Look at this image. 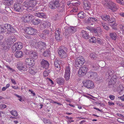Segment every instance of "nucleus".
<instances>
[{
	"mask_svg": "<svg viewBox=\"0 0 124 124\" xmlns=\"http://www.w3.org/2000/svg\"><path fill=\"white\" fill-rule=\"evenodd\" d=\"M109 22L111 24L115 22L116 19L114 18H109Z\"/></svg>",
	"mask_w": 124,
	"mask_h": 124,
	"instance_id": "43",
	"label": "nucleus"
},
{
	"mask_svg": "<svg viewBox=\"0 0 124 124\" xmlns=\"http://www.w3.org/2000/svg\"><path fill=\"white\" fill-rule=\"evenodd\" d=\"M60 31L59 30H56L55 32V37L56 40L58 41H60L62 40V37L60 34Z\"/></svg>",
	"mask_w": 124,
	"mask_h": 124,
	"instance_id": "21",
	"label": "nucleus"
},
{
	"mask_svg": "<svg viewBox=\"0 0 124 124\" xmlns=\"http://www.w3.org/2000/svg\"><path fill=\"white\" fill-rule=\"evenodd\" d=\"M74 49L76 50H77V52H78L79 53H81L82 51V48L81 46H78L77 48H75Z\"/></svg>",
	"mask_w": 124,
	"mask_h": 124,
	"instance_id": "41",
	"label": "nucleus"
},
{
	"mask_svg": "<svg viewBox=\"0 0 124 124\" xmlns=\"http://www.w3.org/2000/svg\"><path fill=\"white\" fill-rule=\"evenodd\" d=\"M87 67L85 66H83L80 68L78 70V75L80 77H82L85 76L87 72Z\"/></svg>",
	"mask_w": 124,
	"mask_h": 124,
	"instance_id": "8",
	"label": "nucleus"
},
{
	"mask_svg": "<svg viewBox=\"0 0 124 124\" xmlns=\"http://www.w3.org/2000/svg\"><path fill=\"white\" fill-rule=\"evenodd\" d=\"M110 36L112 39L116 40L117 36V34L115 32H112L110 33Z\"/></svg>",
	"mask_w": 124,
	"mask_h": 124,
	"instance_id": "28",
	"label": "nucleus"
},
{
	"mask_svg": "<svg viewBox=\"0 0 124 124\" xmlns=\"http://www.w3.org/2000/svg\"><path fill=\"white\" fill-rule=\"evenodd\" d=\"M31 21V22L34 24L37 25L39 24L40 22V21L39 19H33Z\"/></svg>",
	"mask_w": 124,
	"mask_h": 124,
	"instance_id": "31",
	"label": "nucleus"
},
{
	"mask_svg": "<svg viewBox=\"0 0 124 124\" xmlns=\"http://www.w3.org/2000/svg\"><path fill=\"white\" fill-rule=\"evenodd\" d=\"M122 0H116V1L118 3L121 4Z\"/></svg>",
	"mask_w": 124,
	"mask_h": 124,
	"instance_id": "62",
	"label": "nucleus"
},
{
	"mask_svg": "<svg viewBox=\"0 0 124 124\" xmlns=\"http://www.w3.org/2000/svg\"><path fill=\"white\" fill-rule=\"evenodd\" d=\"M77 16L78 18L82 19L85 17L86 15L84 12H81L78 14Z\"/></svg>",
	"mask_w": 124,
	"mask_h": 124,
	"instance_id": "30",
	"label": "nucleus"
},
{
	"mask_svg": "<svg viewBox=\"0 0 124 124\" xmlns=\"http://www.w3.org/2000/svg\"><path fill=\"white\" fill-rule=\"evenodd\" d=\"M24 31L25 33L29 35L35 34L37 32V31L35 29L31 27H26L24 30Z\"/></svg>",
	"mask_w": 124,
	"mask_h": 124,
	"instance_id": "11",
	"label": "nucleus"
},
{
	"mask_svg": "<svg viewBox=\"0 0 124 124\" xmlns=\"http://www.w3.org/2000/svg\"><path fill=\"white\" fill-rule=\"evenodd\" d=\"M11 114L15 116H17V113L15 110H13L12 111H10Z\"/></svg>",
	"mask_w": 124,
	"mask_h": 124,
	"instance_id": "40",
	"label": "nucleus"
},
{
	"mask_svg": "<svg viewBox=\"0 0 124 124\" xmlns=\"http://www.w3.org/2000/svg\"><path fill=\"white\" fill-rule=\"evenodd\" d=\"M32 51H30L29 50L25 49L24 50V52L27 55H29L30 56V54H31V52H32Z\"/></svg>",
	"mask_w": 124,
	"mask_h": 124,
	"instance_id": "45",
	"label": "nucleus"
},
{
	"mask_svg": "<svg viewBox=\"0 0 124 124\" xmlns=\"http://www.w3.org/2000/svg\"><path fill=\"white\" fill-rule=\"evenodd\" d=\"M18 69L21 71H26L28 69V67L27 65L22 62H20L18 64Z\"/></svg>",
	"mask_w": 124,
	"mask_h": 124,
	"instance_id": "14",
	"label": "nucleus"
},
{
	"mask_svg": "<svg viewBox=\"0 0 124 124\" xmlns=\"http://www.w3.org/2000/svg\"><path fill=\"white\" fill-rule=\"evenodd\" d=\"M97 42L99 43H101V40L100 39H98L96 40Z\"/></svg>",
	"mask_w": 124,
	"mask_h": 124,
	"instance_id": "56",
	"label": "nucleus"
},
{
	"mask_svg": "<svg viewBox=\"0 0 124 124\" xmlns=\"http://www.w3.org/2000/svg\"><path fill=\"white\" fill-rule=\"evenodd\" d=\"M60 6V4L58 0H57L54 2H51L50 3L49 6L52 9L55 8Z\"/></svg>",
	"mask_w": 124,
	"mask_h": 124,
	"instance_id": "15",
	"label": "nucleus"
},
{
	"mask_svg": "<svg viewBox=\"0 0 124 124\" xmlns=\"http://www.w3.org/2000/svg\"><path fill=\"white\" fill-rule=\"evenodd\" d=\"M70 68L69 65L66 66L65 69V71L64 77L66 80L67 81L69 79L70 76Z\"/></svg>",
	"mask_w": 124,
	"mask_h": 124,
	"instance_id": "10",
	"label": "nucleus"
},
{
	"mask_svg": "<svg viewBox=\"0 0 124 124\" xmlns=\"http://www.w3.org/2000/svg\"><path fill=\"white\" fill-rule=\"evenodd\" d=\"M6 66L7 69L10 71V72H13L15 71V70L13 68H11L8 65H6Z\"/></svg>",
	"mask_w": 124,
	"mask_h": 124,
	"instance_id": "44",
	"label": "nucleus"
},
{
	"mask_svg": "<svg viewBox=\"0 0 124 124\" xmlns=\"http://www.w3.org/2000/svg\"><path fill=\"white\" fill-rule=\"evenodd\" d=\"M89 41L90 42L92 43L95 42L96 41V38L94 37H91L90 39H89Z\"/></svg>",
	"mask_w": 124,
	"mask_h": 124,
	"instance_id": "38",
	"label": "nucleus"
},
{
	"mask_svg": "<svg viewBox=\"0 0 124 124\" xmlns=\"http://www.w3.org/2000/svg\"><path fill=\"white\" fill-rule=\"evenodd\" d=\"M34 16L42 18H46V16L43 13H36L34 14Z\"/></svg>",
	"mask_w": 124,
	"mask_h": 124,
	"instance_id": "25",
	"label": "nucleus"
},
{
	"mask_svg": "<svg viewBox=\"0 0 124 124\" xmlns=\"http://www.w3.org/2000/svg\"><path fill=\"white\" fill-rule=\"evenodd\" d=\"M30 56L34 58H37L38 57V54L36 52H31Z\"/></svg>",
	"mask_w": 124,
	"mask_h": 124,
	"instance_id": "34",
	"label": "nucleus"
},
{
	"mask_svg": "<svg viewBox=\"0 0 124 124\" xmlns=\"http://www.w3.org/2000/svg\"><path fill=\"white\" fill-rule=\"evenodd\" d=\"M76 6V7H74L73 8V9L71 10V12H76L77 11L78 9V8Z\"/></svg>",
	"mask_w": 124,
	"mask_h": 124,
	"instance_id": "49",
	"label": "nucleus"
},
{
	"mask_svg": "<svg viewBox=\"0 0 124 124\" xmlns=\"http://www.w3.org/2000/svg\"><path fill=\"white\" fill-rule=\"evenodd\" d=\"M84 57L81 56L77 58L75 62L74 66L76 67L80 68L85 62Z\"/></svg>",
	"mask_w": 124,
	"mask_h": 124,
	"instance_id": "7",
	"label": "nucleus"
},
{
	"mask_svg": "<svg viewBox=\"0 0 124 124\" xmlns=\"http://www.w3.org/2000/svg\"><path fill=\"white\" fill-rule=\"evenodd\" d=\"M42 66L44 68L47 69L49 67V64L48 62L44 60H43L41 62Z\"/></svg>",
	"mask_w": 124,
	"mask_h": 124,
	"instance_id": "24",
	"label": "nucleus"
},
{
	"mask_svg": "<svg viewBox=\"0 0 124 124\" xmlns=\"http://www.w3.org/2000/svg\"><path fill=\"white\" fill-rule=\"evenodd\" d=\"M49 55V52L47 50L45 51L43 54V55L44 56H48Z\"/></svg>",
	"mask_w": 124,
	"mask_h": 124,
	"instance_id": "47",
	"label": "nucleus"
},
{
	"mask_svg": "<svg viewBox=\"0 0 124 124\" xmlns=\"http://www.w3.org/2000/svg\"><path fill=\"white\" fill-rule=\"evenodd\" d=\"M97 55L94 53H91L89 55L90 57L92 59L95 60Z\"/></svg>",
	"mask_w": 124,
	"mask_h": 124,
	"instance_id": "36",
	"label": "nucleus"
},
{
	"mask_svg": "<svg viewBox=\"0 0 124 124\" xmlns=\"http://www.w3.org/2000/svg\"><path fill=\"white\" fill-rule=\"evenodd\" d=\"M43 121L46 124H51V123L49 120H47L46 119H44Z\"/></svg>",
	"mask_w": 124,
	"mask_h": 124,
	"instance_id": "48",
	"label": "nucleus"
},
{
	"mask_svg": "<svg viewBox=\"0 0 124 124\" xmlns=\"http://www.w3.org/2000/svg\"><path fill=\"white\" fill-rule=\"evenodd\" d=\"M7 89L5 87H3L2 88V90H1V91H5L6 90V89Z\"/></svg>",
	"mask_w": 124,
	"mask_h": 124,
	"instance_id": "64",
	"label": "nucleus"
},
{
	"mask_svg": "<svg viewBox=\"0 0 124 124\" xmlns=\"http://www.w3.org/2000/svg\"><path fill=\"white\" fill-rule=\"evenodd\" d=\"M109 97L111 100H113L114 99L115 97L113 95H110L109 96Z\"/></svg>",
	"mask_w": 124,
	"mask_h": 124,
	"instance_id": "52",
	"label": "nucleus"
},
{
	"mask_svg": "<svg viewBox=\"0 0 124 124\" xmlns=\"http://www.w3.org/2000/svg\"><path fill=\"white\" fill-rule=\"evenodd\" d=\"M88 76L90 78H91L93 77H95L96 76V74L92 72H88Z\"/></svg>",
	"mask_w": 124,
	"mask_h": 124,
	"instance_id": "37",
	"label": "nucleus"
},
{
	"mask_svg": "<svg viewBox=\"0 0 124 124\" xmlns=\"http://www.w3.org/2000/svg\"><path fill=\"white\" fill-rule=\"evenodd\" d=\"M23 47V44L22 43L20 42H18L16 43L12 47V49L13 51H15L16 50H19L21 49Z\"/></svg>",
	"mask_w": 124,
	"mask_h": 124,
	"instance_id": "12",
	"label": "nucleus"
},
{
	"mask_svg": "<svg viewBox=\"0 0 124 124\" xmlns=\"http://www.w3.org/2000/svg\"><path fill=\"white\" fill-rule=\"evenodd\" d=\"M29 91L31 92V94H33V96H35V93L33 92L32 90H29Z\"/></svg>",
	"mask_w": 124,
	"mask_h": 124,
	"instance_id": "55",
	"label": "nucleus"
},
{
	"mask_svg": "<svg viewBox=\"0 0 124 124\" xmlns=\"http://www.w3.org/2000/svg\"><path fill=\"white\" fill-rule=\"evenodd\" d=\"M83 4L84 9L87 10H89L90 7V5L89 1L87 0H84L83 1Z\"/></svg>",
	"mask_w": 124,
	"mask_h": 124,
	"instance_id": "23",
	"label": "nucleus"
},
{
	"mask_svg": "<svg viewBox=\"0 0 124 124\" xmlns=\"http://www.w3.org/2000/svg\"><path fill=\"white\" fill-rule=\"evenodd\" d=\"M76 31V27H73L68 28L65 30L66 34L67 35L68 33L69 34H72L74 33Z\"/></svg>",
	"mask_w": 124,
	"mask_h": 124,
	"instance_id": "18",
	"label": "nucleus"
},
{
	"mask_svg": "<svg viewBox=\"0 0 124 124\" xmlns=\"http://www.w3.org/2000/svg\"><path fill=\"white\" fill-rule=\"evenodd\" d=\"M119 28L121 31H122L124 33V26L123 25H121L119 26Z\"/></svg>",
	"mask_w": 124,
	"mask_h": 124,
	"instance_id": "51",
	"label": "nucleus"
},
{
	"mask_svg": "<svg viewBox=\"0 0 124 124\" xmlns=\"http://www.w3.org/2000/svg\"><path fill=\"white\" fill-rule=\"evenodd\" d=\"M18 97L19 98V101H21L22 100V97L21 96H19Z\"/></svg>",
	"mask_w": 124,
	"mask_h": 124,
	"instance_id": "59",
	"label": "nucleus"
},
{
	"mask_svg": "<svg viewBox=\"0 0 124 124\" xmlns=\"http://www.w3.org/2000/svg\"><path fill=\"white\" fill-rule=\"evenodd\" d=\"M98 20L96 18L90 17L85 21V23L87 24L92 25L94 23L98 22Z\"/></svg>",
	"mask_w": 124,
	"mask_h": 124,
	"instance_id": "13",
	"label": "nucleus"
},
{
	"mask_svg": "<svg viewBox=\"0 0 124 124\" xmlns=\"http://www.w3.org/2000/svg\"><path fill=\"white\" fill-rule=\"evenodd\" d=\"M80 3L77 0H73L68 2L67 5L70 7L72 6H72H78L79 5Z\"/></svg>",
	"mask_w": 124,
	"mask_h": 124,
	"instance_id": "17",
	"label": "nucleus"
},
{
	"mask_svg": "<svg viewBox=\"0 0 124 124\" xmlns=\"http://www.w3.org/2000/svg\"><path fill=\"white\" fill-rule=\"evenodd\" d=\"M119 14L121 16L124 17V13L121 12Z\"/></svg>",
	"mask_w": 124,
	"mask_h": 124,
	"instance_id": "58",
	"label": "nucleus"
},
{
	"mask_svg": "<svg viewBox=\"0 0 124 124\" xmlns=\"http://www.w3.org/2000/svg\"><path fill=\"white\" fill-rule=\"evenodd\" d=\"M59 61L57 59H55L54 62V65L58 69L57 70H59L60 69V67L59 65Z\"/></svg>",
	"mask_w": 124,
	"mask_h": 124,
	"instance_id": "29",
	"label": "nucleus"
},
{
	"mask_svg": "<svg viewBox=\"0 0 124 124\" xmlns=\"http://www.w3.org/2000/svg\"><path fill=\"white\" fill-rule=\"evenodd\" d=\"M118 98L124 101V95H123L122 96H119L118 97Z\"/></svg>",
	"mask_w": 124,
	"mask_h": 124,
	"instance_id": "54",
	"label": "nucleus"
},
{
	"mask_svg": "<svg viewBox=\"0 0 124 124\" xmlns=\"http://www.w3.org/2000/svg\"><path fill=\"white\" fill-rule=\"evenodd\" d=\"M25 62L27 64L31 66H34L35 64L34 60L31 58L26 59H25Z\"/></svg>",
	"mask_w": 124,
	"mask_h": 124,
	"instance_id": "19",
	"label": "nucleus"
},
{
	"mask_svg": "<svg viewBox=\"0 0 124 124\" xmlns=\"http://www.w3.org/2000/svg\"><path fill=\"white\" fill-rule=\"evenodd\" d=\"M30 44L38 49H42L46 46L45 43L38 39H34L32 43Z\"/></svg>",
	"mask_w": 124,
	"mask_h": 124,
	"instance_id": "5",
	"label": "nucleus"
},
{
	"mask_svg": "<svg viewBox=\"0 0 124 124\" xmlns=\"http://www.w3.org/2000/svg\"><path fill=\"white\" fill-rule=\"evenodd\" d=\"M25 37L28 39H30V37L29 36V35H25Z\"/></svg>",
	"mask_w": 124,
	"mask_h": 124,
	"instance_id": "63",
	"label": "nucleus"
},
{
	"mask_svg": "<svg viewBox=\"0 0 124 124\" xmlns=\"http://www.w3.org/2000/svg\"><path fill=\"white\" fill-rule=\"evenodd\" d=\"M58 52L59 56L62 58H65L67 56L66 52L63 49H59Z\"/></svg>",
	"mask_w": 124,
	"mask_h": 124,
	"instance_id": "16",
	"label": "nucleus"
},
{
	"mask_svg": "<svg viewBox=\"0 0 124 124\" xmlns=\"http://www.w3.org/2000/svg\"><path fill=\"white\" fill-rule=\"evenodd\" d=\"M6 107V105L4 104H1L0 105V108L1 109L5 108Z\"/></svg>",
	"mask_w": 124,
	"mask_h": 124,
	"instance_id": "50",
	"label": "nucleus"
},
{
	"mask_svg": "<svg viewBox=\"0 0 124 124\" xmlns=\"http://www.w3.org/2000/svg\"><path fill=\"white\" fill-rule=\"evenodd\" d=\"M37 3L35 0H31L28 2H25L22 5L20 3H16L14 5V8L15 11L18 12L23 11L24 9L30 11L33 9Z\"/></svg>",
	"mask_w": 124,
	"mask_h": 124,
	"instance_id": "1",
	"label": "nucleus"
},
{
	"mask_svg": "<svg viewBox=\"0 0 124 124\" xmlns=\"http://www.w3.org/2000/svg\"><path fill=\"white\" fill-rule=\"evenodd\" d=\"M110 25L114 29L116 30L117 29L116 26L117 25V24L115 22L111 24H110Z\"/></svg>",
	"mask_w": 124,
	"mask_h": 124,
	"instance_id": "39",
	"label": "nucleus"
},
{
	"mask_svg": "<svg viewBox=\"0 0 124 124\" xmlns=\"http://www.w3.org/2000/svg\"><path fill=\"white\" fill-rule=\"evenodd\" d=\"M86 28L89 30L92 31V32H93V34L96 36L98 35V33L101 31L100 29V28L98 29V30H95L92 27H87Z\"/></svg>",
	"mask_w": 124,
	"mask_h": 124,
	"instance_id": "20",
	"label": "nucleus"
},
{
	"mask_svg": "<svg viewBox=\"0 0 124 124\" xmlns=\"http://www.w3.org/2000/svg\"><path fill=\"white\" fill-rule=\"evenodd\" d=\"M7 31V33H10L11 32H16V30L9 24H6L0 25V33H2Z\"/></svg>",
	"mask_w": 124,
	"mask_h": 124,
	"instance_id": "2",
	"label": "nucleus"
},
{
	"mask_svg": "<svg viewBox=\"0 0 124 124\" xmlns=\"http://www.w3.org/2000/svg\"><path fill=\"white\" fill-rule=\"evenodd\" d=\"M101 17L103 20H104L105 21H107V20L109 21V16L105 15H103L101 16Z\"/></svg>",
	"mask_w": 124,
	"mask_h": 124,
	"instance_id": "32",
	"label": "nucleus"
},
{
	"mask_svg": "<svg viewBox=\"0 0 124 124\" xmlns=\"http://www.w3.org/2000/svg\"><path fill=\"white\" fill-rule=\"evenodd\" d=\"M12 87L15 89H16L18 88V86H12Z\"/></svg>",
	"mask_w": 124,
	"mask_h": 124,
	"instance_id": "61",
	"label": "nucleus"
},
{
	"mask_svg": "<svg viewBox=\"0 0 124 124\" xmlns=\"http://www.w3.org/2000/svg\"><path fill=\"white\" fill-rule=\"evenodd\" d=\"M108 103L110 105H114V103L110 101L108 102Z\"/></svg>",
	"mask_w": 124,
	"mask_h": 124,
	"instance_id": "60",
	"label": "nucleus"
},
{
	"mask_svg": "<svg viewBox=\"0 0 124 124\" xmlns=\"http://www.w3.org/2000/svg\"><path fill=\"white\" fill-rule=\"evenodd\" d=\"M43 24L45 28H48L51 25L50 23L48 22H44L43 23Z\"/></svg>",
	"mask_w": 124,
	"mask_h": 124,
	"instance_id": "35",
	"label": "nucleus"
},
{
	"mask_svg": "<svg viewBox=\"0 0 124 124\" xmlns=\"http://www.w3.org/2000/svg\"><path fill=\"white\" fill-rule=\"evenodd\" d=\"M102 3L106 7L111 9L113 12L116 11L118 9L116 4L111 0H108L107 2L104 0L102 1Z\"/></svg>",
	"mask_w": 124,
	"mask_h": 124,
	"instance_id": "3",
	"label": "nucleus"
},
{
	"mask_svg": "<svg viewBox=\"0 0 124 124\" xmlns=\"http://www.w3.org/2000/svg\"><path fill=\"white\" fill-rule=\"evenodd\" d=\"M11 81L14 84H16V83L15 80L13 79H11Z\"/></svg>",
	"mask_w": 124,
	"mask_h": 124,
	"instance_id": "57",
	"label": "nucleus"
},
{
	"mask_svg": "<svg viewBox=\"0 0 124 124\" xmlns=\"http://www.w3.org/2000/svg\"><path fill=\"white\" fill-rule=\"evenodd\" d=\"M102 25L103 28L106 30H109V28L106 25V24L104 23H102Z\"/></svg>",
	"mask_w": 124,
	"mask_h": 124,
	"instance_id": "46",
	"label": "nucleus"
},
{
	"mask_svg": "<svg viewBox=\"0 0 124 124\" xmlns=\"http://www.w3.org/2000/svg\"><path fill=\"white\" fill-rule=\"evenodd\" d=\"M33 18V16L30 14L23 15L21 19L22 22H29Z\"/></svg>",
	"mask_w": 124,
	"mask_h": 124,
	"instance_id": "9",
	"label": "nucleus"
},
{
	"mask_svg": "<svg viewBox=\"0 0 124 124\" xmlns=\"http://www.w3.org/2000/svg\"><path fill=\"white\" fill-rule=\"evenodd\" d=\"M83 86L88 89H92L94 88V85L93 82L89 79L84 80L82 82Z\"/></svg>",
	"mask_w": 124,
	"mask_h": 124,
	"instance_id": "6",
	"label": "nucleus"
},
{
	"mask_svg": "<svg viewBox=\"0 0 124 124\" xmlns=\"http://www.w3.org/2000/svg\"><path fill=\"white\" fill-rule=\"evenodd\" d=\"M38 70L35 68L31 67L29 69V72L32 75L35 74L37 71Z\"/></svg>",
	"mask_w": 124,
	"mask_h": 124,
	"instance_id": "27",
	"label": "nucleus"
},
{
	"mask_svg": "<svg viewBox=\"0 0 124 124\" xmlns=\"http://www.w3.org/2000/svg\"><path fill=\"white\" fill-rule=\"evenodd\" d=\"M16 40V39L14 36H12L10 37L7 40L4 41L2 43L0 44V48L4 50L8 49L10 43H13Z\"/></svg>",
	"mask_w": 124,
	"mask_h": 124,
	"instance_id": "4",
	"label": "nucleus"
},
{
	"mask_svg": "<svg viewBox=\"0 0 124 124\" xmlns=\"http://www.w3.org/2000/svg\"><path fill=\"white\" fill-rule=\"evenodd\" d=\"M57 82L59 85H62L64 82V80L62 78H57Z\"/></svg>",
	"mask_w": 124,
	"mask_h": 124,
	"instance_id": "33",
	"label": "nucleus"
},
{
	"mask_svg": "<svg viewBox=\"0 0 124 124\" xmlns=\"http://www.w3.org/2000/svg\"><path fill=\"white\" fill-rule=\"evenodd\" d=\"M81 35L85 39H88L90 37V35L87 32L84 30L82 31L81 33Z\"/></svg>",
	"mask_w": 124,
	"mask_h": 124,
	"instance_id": "22",
	"label": "nucleus"
},
{
	"mask_svg": "<svg viewBox=\"0 0 124 124\" xmlns=\"http://www.w3.org/2000/svg\"><path fill=\"white\" fill-rule=\"evenodd\" d=\"M48 73L46 71H45L43 73V75L44 76L46 77L48 76Z\"/></svg>",
	"mask_w": 124,
	"mask_h": 124,
	"instance_id": "53",
	"label": "nucleus"
},
{
	"mask_svg": "<svg viewBox=\"0 0 124 124\" xmlns=\"http://www.w3.org/2000/svg\"><path fill=\"white\" fill-rule=\"evenodd\" d=\"M6 2L7 3L6 4L8 6L11 5L13 4V1L12 0H7L6 1Z\"/></svg>",
	"mask_w": 124,
	"mask_h": 124,
	"instance_id": "42",
	"label": "nucleus"
},
{
	"mask_svg": "<svg viewBox=\"0 0 124 124\" xmlns=\"http://www.w3.org/2000/svg\"><path fill=\"white\" fill-rule=\"evenodd\" d=\"M15 56L17 58H21L22 57L23 54L22 51H18L16 52L15 54Z\"/></svg>",
	"mask_w": 124,
	"mask_h": 124,
	"instance_id": "26",
	"label": "nucleus"
}]
</instances>
